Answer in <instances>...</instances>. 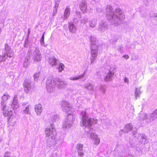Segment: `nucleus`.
Here are the masks:
<instances>
[{
	"label": "nucleus",
	"mask_w": 157,
	"mask_h": 157,
	"mask_svg": "<svg viewBox=\"0 0 157 157\" xmlns=\"http://www.w3.org/2000/svg\"><path fill=\"white\" fill-rule=\"evenodd\" d=\"M140 121L144 120L147 123H150L154 121L157 118V109L151 114L141 113L139 115Z\"/></svg>",
	"instance_id": "f257e3e1"
},
{
	"label": "nucleus",
	"mask_w": 157,
	"mask_h": 157,
	"mask_svg": "<svg viewBox=\"0 0 157 157\" xmlns=\"http://www.w3.org/2000/svg\"><path fill=\"white\" fill-rule=\"evenodd\" d=\"M46 84L47 87L48 89H51L55 88L56 85H57V86L58 87L60 88L64 84V82L63 81L59 79L56 81L50 79H48L47 80Z\"/></svg>",
	"instance_id": "f03ea898"
},
{
	"label": "nucleus",
	"mask_w": 157,
	"mask_h": 157,
	"mask_svg": "<svg viewBox=\"0 0 157 157\" xmlns=\"http://www.w3.org/2000/svg\"><path fill=\"white\" fill-rule=\"evenodd\" d=\"M86 113L85 111H83L82 112V113H83V115L82 116V121L80 122V125L82 127L91 126L94 121V119L89 118L87 117L86 116Z\"/></svg>",
	"instance_id": "7ed1b4c3"
},
{
	"label": "nucleus",
	"mask_w": 157,
	"mask_h": 157,
	"mask_svg": "<svg viewBox=\"0 0 157 157\" xmlns=\"http://www.w3.org/2000/svg\"><path fill=\"white\" fill-rule=\"evenodd\" d=\"M133 135L137 138L138 141L141 144H145L147 143L148 142L146 136L144 134H141L136 132L133 134Z\"/></svg>",
	"instance_id": "20e7f679"
},
{
	"label": "nucleus",
	"mask_w": 157,
	"mask_h": 157,
	"mask_svg": "<svg viewBox=\"0 0 157 157\" xmlns=\"http://www.w3.org/2000/svg\"><path fill=\"white\" fill-rule=\"evenodd\" d=\"M46 136L48 137L50 136L52 138H55L56 135V132L55 130L52 128H47L45 131Z\"/></svg>",
	"instance_id": "39448f33"
},
{
	"label": "nucleus",
	"mask_w": 157,
	"mask_h": 157,
	"mask_svg": "<svg viewBox=\"0 0 157 157\" xmlns=\"http://www.w3.org/2000/svg\"><path fill=\"white\" fill-rule=\"evenodd\" d=\"M125 18L124 12L121 9L118 8V20L121 21H123Z\"/></svg>",
	"instance_id": "423d86ee"
},
{
	"label": "nucleus",
	"mask_w": 157,
	"mask_h": 157,
	"mask_svg": "<svg viewBox=\"0 0 157 157\" xmlns=\"http://www.w3.org/2000/svg\"><path fill=\"white\" fill-rule=\"evenodd\" d=\"M35 111L38 115H40L42 111V106L40 104L36 105L35 106Z\"/></svg>",
	"instance_id": "0eeeda50"
},
{
	"label": "nucleus",
	"mask_w": 157,
	"mask_h": 157,
	"mask_svg": "<svg viewBox=\"0 0 157 157\" xmlns=\"http://www.w3.org/2000/svg\"><path fill=\"white\" fill-rule=\"evenodd\" d=\"M133 126L130 124H128L125 125L123 130L124 132H128L131 130Z\"/></svg>",
	"instance_id": "6e6552de"
},
{
	"label": "nucleus",
	"mask_w": 157,
	"mask_h": 157,
	"mask_svg": "<svg viewBox=\"0 0 157 157\" xmlns=\"http://www.w3.org/2000/svg\"><path fill=\"white\" fill-rule=\"evenodd\" d=\"M141 88V87H139L136 88L135 90V95L136 99H137V98L139 97L140 95L142 93V91L140 90Z\"/></svg>",
	"instance_id": "1a4fd4ad"
},
{
	"label": "nucleus",
	"mask_w": 157,
	"mask_h": 157,
	"mask_svg": "<svg viewBox=\"0 0 157 157\" xmlns=\"http://www.w3.org/2000/svg\"><path fill=\"white\" fill-rule=\"evenodd\" d=\"M24 88L25 92L28 93L31 89V86L28 83H26L24 86Z\"/></svg>",
	"instance_id": "9d476101"
},
{
	"label": "nucleus",
	"mask_w": 157,
	"mask_h": 157,
	"mask_svg": "<svg viewBox=\"0 0 157 157\" xmlns=\"http://www.w3.org/2000/svg\"><path fill=\"white\" fill-rule=\"evenodd\" d=\"M57 60L55 58H51L49 59V62L52 66H55L57 63Z\"/></svg>",
	"instance_id": "9b49d317"
},
{
	"label": "nucleus",
	"mask_w": 157,
	"mask_h": 157,
	"mask_svg": "<svg viewBox=\"0 0 157 157\" xmlns=\"http://www.w3.org/2000/svg\"><path fill=\"white\" fill-rule=\"evenodd\" d=\"M84 74H83L80 75H79L77 76H75L72 78H70V79L72 80H77L78 79L81 78H83L84 76Z\"/></svg>",
	"instance_id": "f8f14e48"
},
{
	"label": "nucleus",
	"mask_w": 157,
	"mask_h": 157,
	"mask_svg": "<svg viewBox=\"0 0 157 157\" xmlns=\"http://www.w3.org/2000/svg\"><path fill=\"white\" fill-rule=\"evenodd\" d=\"M69 29L70 31L71 32L74 33L76 31V28L73 24H70L69 26Z\"/></svg>",
	"instance_id": "ddd939ff"
},
{
	"label": "nucleus",
	"mask_w": 157,
	"mask_h": 157,
	"mask_svg": "<svg viewBox=\"0 0 157 157\" xmlns=\"http://www.w3.org/2000/svg\"><path fill=\"white\" fill-rule=\"evenodd\" d=\"M64 67V65L62 63H60L59 65V67L57 68L58 71L59 72H61L63 70Z\"/></svg>",
	"instance_id": "4468645a"
},
{
	"label": "nucleus",
	"mask_w": 157,
	"mask_h": 157,
	"mask_svg": "<svg viewBox=\"0 0 157 157\" xmlns=\"http://www.w3.org/2000/svg\"><path fill=\"white\" fill-rule=\"evenodd\" d=\"M6 59V57L5 53L3 54L2 55L0 56V62L5 61Z\"/></svg>",
	"instance_id": "2eb2a0df"
},
{
	"label": "nucleus",
	"mask_w": 157,
	"mask_h": 157,
	"mask_svg": "<svg viewBox=\"0 0 157 157\" xmlns=\"http://www.w3.org/2000/svg\"><path fill=\"white\" fill-rule=\"evenodd\" d=\"M83 145L80 144H78L77 145V149L78 151H82V148L83 147Z\"/></svg>",
	"instance_id": "dca6fc26"
},
{
	"label": "nucleus",
	"mask_w": 157,
	"mask_h": 157,
	"mask_svg": "<svg viewBox=\"0 0 157 157\" xmlns=\"http://www.w3.org/2000/svg\"><path fill=\"white\" fill-rule=\"evenodd\" d=\"M113 75H114V74L113 73H112L111 72H109L107 74V76L105 78V80L106 81H107V78H111V77H112Z\"/></svg>",
	"instance_id": "f3484780"
},
{
	"label": "nucleus",
	"mask_w": 157,
	"mask_h": 157,
	"mask_svg": "<svg viewBox=\"0 0 157 157\" xmlns=\"http://www.w3.org/2000/svg\"><path fill=\"white\" fill-rule=\"evenodd\" d=\"M17 102L15 101H14L13 102L12 105H13V107L14 108H16L18 107L17 105Z\"/></svg>",
	"instance_id": "a211bd4d"
},
{
	"label": "nucleus",
	"mask_w": 157,
	"mask_h": 157,
	"mask_svg": "<svg viewBox=\"0 0 157 157\" xmlns=\"http://www.w3.org/2000/svg\"><path fill=\"white\" fill-rule=\"evenodd\" d=\"M94 144L96 145H98L100 142V140L98 138H95L94 139Z\"/></svg>",
	"instance_id": "6ab92c4d"
},
{
	"label": "nucleus",
	"mask_w": 157,
	"mask_h": 157,
	"mask_svg": "<svg viewBox=\"0 0 157 157\" xmlns=\"http://www.w3.org/2000/svg\"><path fill=\"white\" fill-rule=\"evenodd\" d=\"M151 17L154 18L155 20L157 21V13H153L151 14Z\"/></svg>",
	"instance_id": "aec40b11"
},
{
	"label": "nucleus",
	"mask_w": 157,
	"mask_h": 157,
	"mask_svg": "<svg viewBox=\"0 0 157 157\" xmlns=\"http://www.w3.org/2000/svg\"><path fill=\"white\" fill-rule=\"evenodd\" d=\"M30 109L29 107V106H27L26 107L25 110V112L27 113H30Z\"/></svg>",
	"instance_id": "412c9836"
},
{
	"label": "nucleus",
	"mask_w": 157,
	"mask_h": 157,
	"mask_svg": "<svg viewBox=\"0 0 157 157\" xmlns=\"http://www.w3.org/2000/svg\"><path fill=\"white\" fill-rule=\"evenodd\" d=\"M70 9L69 8H67L65 10L64 12V14H66L67 15L68 14V13L69 14L70 13Z\"/></svg>",
	"instance_id": "4be33fe9"
},
{
	"label": "nucleus",
	"mask_w": 157,
	"mask_h": 157,
	"mask_svg": "<svg viewBox=\"0 0 157 157\" xmlns=\"http://www.w3.org/2000/svg\"><path fill=\"white\" fill-rule=\"evenodd\" d=\"M5 55H6V57L7 58L8 57H9V58H11L13 56L10 53H8L7 52L6 53H5Z\"/></svg>",
	"instance_id": "5701e85b"
},
{
	"label": "nucleus",
	"mask_w": 157,
	"mask_h": 157,
	"mask_svg": "<svg viewBox=\"0 0 157 157\" xmlns=\"http://www.w3.org/2000/svg\"><path fill=\"white\" fill-rule=\"evenodd\" d=\"M86 6L85 4H83L82 6H81L80 9L81 10H86Z\"/></svg>",
	"instance_id": "b1692460"
},
{
	"label": "nucleus",
	"mask_w": 157,
	"mask_h": 157,
	"mask_svg": "<svg viewBox=\"0 0 157 157\" xmlns=\"http://www.w3.org/2000/svg\"><path fill=\"white\" fill-rule=\"evenodd\" d=\"M2 98L3 99V100L6 101L8 99V96L4 94L2 96Z\"/></svg>",
	"instance_id": "393cba45"
},
{
	"label": "nucleus",
	"mask_w": 157,
	"mask_h": 157,
	"mask_svg": "<svg viewBox=\"0 0 157 157\" xmlns=\"http://www.w3.org/2000/svg\"><path fill=\"white\" fill-rule=\"evenodd\" d=\"M78 151V155L80 156H83L84 155V154L82 151Z\"/></svg>",
	"instance_id": "a878e982"
},
{
	"label": "nucleus",
	"mask_w": 157,
	"mask_h": 157,
	"mask_svg": "<svg viewBox=\"0 0 157 157\" xmlns=\"http://www.w3.org/2000/svg\"><path fill=\"white\" fill-rule=\"evenodd\" d=\"M39 76V73H36L34 75V77L35 78H37Z\"/></svg>",
	"instance_id": "bb28decb"
},
{
	"label": "nucleus",
	"mask_w": 157,
	"mask_h": 157,
	"mask_svg": "<svg viewBox=\"0 0 157 157\" xmlns=\"http://www.w3.org/2000/svg\"><path fill=\"white\" fill-rule=\"evenodd\" d=\"M123 57L126 59H127L129 58V56L128 55H123Z\"/></svg>",
	"instance_id": "cd10ccee"
},
{
	"label": "nucleus",
	"mask_w": 157,
	"mask_h": 157,
	"mask_svg": "<svg viewBox=\"0 0 157 157\" xmlns=\"http://www.w3.org/2000/svg\"><path fill=\"white\" fill-rule=\"evenodd\" d=\"M124 82H126L128 83V79L126 78H125L124 80Z\"/></svg>",
	"instance_id": "c85d7f7f"
},
{
	"label": "nucleus",
	"mask_w": 157,
	"mask_h": 157,
	"mask_svg": "<svg viewBox=\"0 0 157 157\" xmlns=\"http://www.w3.org/2000/svg\"><path fill=\"white\" fill-rule=\"evenodd\" d=\"M44 35L43 36H42V38L43 39H44Z\"/></svg>",
	"instance_id": "c756f323"
},
{
	"label": "nucleus",
	"mask_w": 157,
	"mask_h": 157,
	"mask_svg": "<svg viewBox=\"0 0 157 157\" xmlns=\"http://www.w3.org/2000/svg\"><path fill=\"white\" fill-rule=\"evenodd\" d=\"M156 62L157 63V58H156Z\"/></svg>",
	"instance_id": "7c9ffc66"
}]
</instances>
